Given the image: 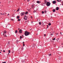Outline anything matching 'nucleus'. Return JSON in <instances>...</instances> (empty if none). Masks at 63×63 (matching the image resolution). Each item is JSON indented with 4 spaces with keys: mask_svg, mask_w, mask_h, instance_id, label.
I'll list each match as a JSON object with an SVG mask.
<instances>
[{
    "mask_svg": "<svg viewBox=\"0 0 63 63\" xmlns=\"http://www.w3.org/2000/svg\"><path fill=\"white\" fill-rule=\"evenodd\" d=\"M3 33V36L4 37H7V35H6V33H7V31H4L3 32H2Z\"/></svg>",
    "mask_w": 63,
    "mask_h": 63,
    "instance_id": "1",
    "label": "nucleus"
},
{
    "mask_svg": "<svg viewBox=\"0 0 63 63\" xmlns=\"http://www.w3.org/2000/svg\"><path fill=\"white\" fill-rule=\"evenodd\" d=\"M30 33L27 32V31H26L25 32V36H27L29 35Z\"/></svg>",
    "mask_w": 63,
    "mask_h": 63,
    "instance_id": "2",
    "label": "nucleus"
},
{
    "mask_svg": "<svg viewBox=\"0 0 63 63\" xmlns=\"http://www.w3.org/2000/svg\"><path fill=\"white\" fill-rule=\"evenodd\" d=\"M50 5V3H49V2H47V4H46L47 6H49Z\"/></svg>",
    "mask_w": 63,
    "mask_h": 63,
    "instance_id": "3",
    "label": "nucleus"
},
{
    "mask_svg": "<svg viewBox=\"0 0 63 63\" xmlns=\"http://www.w3.org/2000/svg\"><path fill=\"white\" fill-rule=\"evenodd\" d=\"M24 14H25V12H21L20 14L21 16H24Z\"/></svg>",
    "mask_w": 63,
    "mask_h": 63,
    "instance_id": "4",
    "label": "nucleus"
},
{
    "mask_svg": "<svg viewBox=\"0 0 63 63\" xmlns=\"http://www.w3.org/2000/svg\"><path fill=\"white\" fill-rule=\"evenodd\" d=\"M24 17H25L24 18V19H26H26H27V16L25 15Z\"/></svg>",
    "mask_w": 63,
    "mask_h": 63,
    "instance_id": "5",
    "label": "nucleus"
},
{
    "mask_svg": "<svg viewBox=\"0 0 63 63\" xmlns=\"http://www.w3.org/2000/svg\"><path fill=\"white\" fill-rule=\"evenodd\" d=\"M19 32L20 33H22V30L20 29L19 30Z\"/></svg>",
    "mask_w": 63,
    "mask_h": 63,
    "instance_id": "6",
    "label": "nucleus"
},
{
    "mask_svg": "<svg viewBox=\"0 0 63 63\" xmlns=\"http://www.w3.org/2000/svg\"><path fill=\"white\" fill-rule=\"evenodd\" d=\"M58 2H61V0H56Z\"/></svg>",
    "mask_w": 63,
    "mask_h": 63,
    "instance_id": "7",
    "label": "nucleus"
},
{
    "mask_svg": "<svg viewBox=\"0 0 63 63\" xmlns=\"http://www.w3.org/2000/svg\"><path fill=\"white\" fill-rule=\"evenodd\" d=\"M37 3L38 4H40L41 3V1H37Z\"/></svg>",
    "mask_w": 63,
    "mask_h": 63,
    "instance_id": "8",
    "label": "nucleus"
},
{
    "mask_svg": "<svg viewBox=\"0 0 63 63\" xmlns=\"http://www.w3.org/2000/svg\"><path fill=\"white\" fill-rule=\"evenodd\" d=\"M56 1H53V4H55L56 3Z\"/></svg>",
    "mask_w": 63,
    "mask_h": 63,
    "instance_id": "9",
    "label": "nucleus"
},
{
    "mask_svg": "<svg viewBox=\"0 0 63 63\" xmlns=\"http://www.w3.org/2000/svg\"><path fill=\"white\" fill-rule=\"evenodd\" d=\"M56 10L58 11V10H59V8H58V7H56Z\"/></svg>",
    "mask_w": 63,
    "mask_h": 63,
    "instance_id": "10",
    "label": "nucleus"
},
{
    "mask_svg": "<svg viewBox=\"0 0 63 63\" xmlns=\"http://www.w3.org/2000/svg\"><path fill=\"white\" fill-rule=\"evenodd\" d=\"M35 47V45L34 44L32 46V47Z\"/></svg>",
    "mask_w": 63,
    "mask_h": 63,
    "instance_id": "11",
    "label": "nucleus"
},
{
    "mask_svg": "<svg viewBox=\"0 0 63 63\" xmlns=\"http://www.w3.org/2000/svg\"><path fill=\"white\" fill-rule=\"evenodd\" d=\"M17 19H18V18H19V16H17L16 17Z\"/></svg>",
    "mask_w": 63,
    "mask_h": 63,
    "instance_id": "12",
    "label": "nucleus"
},
{
    "mask_svg": "<svg viewBox=\"0 0 63 63\" xmlns=\"http://www.w3.org/2000/svg\"><path fill=\"white\" fill-rule=\"evenodd\" d=\"M53 12H55V9H53Z\"/></svg>",
    "mask_w": 63,
    "mask_h": 63,
    "instance_id": "13",
    "label": "nucleus"
},
{
    "mask_svg": "<svg viewBox=\"0 0 63 63\" xmlns=\"http://www.w3.org/2000/svg\"><path fill=\"white\" fill-rule=\"evenodd\" d=\"M15 33H17V30H16L15 31Z\"/></svg>",
    "mask_w": 63,
    "mask_h": 63,
    "instance_id": "14",
    "label": "nucleus"
},
{
    "mask_svg": "<svg viewBox=\"0 0 63 63\" xmlns=\"http://www.w3.org/2000/svg\"><path fill=\"white\" fill-rule=\"evenodd\" d=\"M32 8H34V5H32Z\"/></svg>",
    "mask_w": 63,
    "mask_h": 63,
    "instance_id": "15",
    "label": "nucleus"
},
{
    "mask_svg": "<svg viewBox=\"0 0 63 63\" xmlns=\"http://www.w3.org/2000/svg\"><path fill=\"white\" fill-rule=\"evenodd\" d=\"M41 22H39V25H41Z\"/></svg>",
    "mask_w": 63,
    "mask_h": 63,
    "instance_id": "16",
    "label": "nucleus"
},
{
    "mask_svg": "<svg viewBox=\"0 0 63 63\" xmlns=\"http://www.w3.org/2000/svg\"><path fill=\"white\" fill-rule=\"evenodd\" d=\"M48 55L49 56H51V54H49Z\"/></svg>",
    "mask_w": 63,
    "mask_h": 63,
    "instance_id": "17",
    "label": "nucleus"
},
{
    "mask_svg": "<svg viewBox=\"0 0 63 63\" xmlns=\"http://www.w3.org/2000/svg\"><path fill=\"white\" fill-rule=\"evenodd\" d=\"M28 12H26L25 13V14H26L27 15V14H28Z\"/></svg>",
    "mask_w": 63,
    "mask_h": 63,
    "instance_id": "18",
    "label": "nucleus"
},
{
    "mask_svg": "<svg viewBox=\"0 0 63 63\" xmlns=\"http://www.w3.org/2000/svg\"><path fill=\"white\" fill-rule=\"evenodd\" d=\"M22 38V37L21 36H20V39H21V38Z\"/></svg>",
    "mask_w": 63,
    "mask_h": 63,
    "instance_id": "19",
    "label": "nucleus"
},
{
    "mask_svg": "<svg viewBox=\"0 0 63 63\" xmlns=\"http://www.w3.org/2000/svg\"><path fill=\"white\" fill-rule=\"evenodd\" d=\"M10 51H11V50H8V52H9V53H8V54H9V53H10L11 52H10Z\"/></svg>",
    "mask_w": 63,
    "mask_h": 63,
    "instance_id": "20",
    "label": "nucleus"
},
{
    "mask_svg": "<svg viewBox=\"0 0 63 63\" xmlns=\"http://www.w3.org/2000/svg\"><path fill=\"white\" fill-rule=\"evenodd\" d=\"M48 25H51V23H49L48 24Z\"/></svg>",
    "mask_w": 63,
    "mask_h": 63,
    "instance_id": "21",
    "label": "nucleus"
},
{
    "mask_svg": "<svg viewBox=\"0 0 63 63\" xmlns=\"http://www.w3.org/2000/svg\"><path fill=\"white\" fill-rule=\"evenodd\" d=\"M55 40V38H54V39H52V40H53V41H54V40Z\"/></svg>",
    "mask_w": 63,
    "mask_h": 63,
    "instance_id": "22",
    "label": "nucleus"
},
{
    "mask_svg": "<svg viewBox=\"0 0 63 63\" xmlns=\"http://www.w3.org/2000/svg\"><path fill=\"white\" fill-rule=\"evenodd\" d=\"M21 20L20 19H18V21H20Z\"/></svg>",
    "mask_w": 63,
    "mask_h": 63,
    "instance_id": "23",
    "label": "nucleus"
},
{
    "mask_svg": "<svg viewBox=\"0 0 63 63\" xmlns=\"http://www.w3.org/2000/svg\"><path fill=\"white\" fill-rule=\"evenodd\" d=\"M44 12L45 13H47V11L45 10L44 11Z\"/></svg>",
    "mask_w": 63,
    "mask_h": 63,
    "instance_id": "24",
    "label": "nucleus"
},
{
    "mask_svg": "<svg viewBox=\"0 0 63 63\" xmlns=\"http://www.w3.org/2000/svg\"><path fill=\"white\" fill-rule=\"evenodd\" d=\"M53 33H51V35H53Z\"/></svg>",
    "mask_w": 63,
    "mask_h": 63,
    "instance_id": "25",
    "label": "nucleus"
},
{
    "mask_svg": "<svg viewBox=\"0 0 63 63\" xmlns=\"http://www.w3.org/2000/svg\"><path fill=\"white\" fill-rule=\"evenodd\" d=\"M42 14H44V11H42Z\"/></svg>",
    "mask_w": 63,
    "mask_h": 63,
    "instance_id": "26",
    "label": "nucleus"
},
{
    "mask_svg": "<svg viewBox=\"0 0 63 63\" xmlns=\"http://www.w3.org/2000/svg\"><path fill=\"white\" fill-rule=\"evenodd\" d=\"M44 36L45 37V36H46V34H44Z\"/></svg>",
    "mask_w": 63,
    "mask_h": 63,
    "instance_id": "27",
    "label": "nucleus"
},
{
    "mask_svg": "<svg viewBox=\"0 0 63 63\" xmlns=\"http://www.w3.org/2000/svg\"><path fill=\"white\" fill-rule=\"evenodd\" d=\"M47 28L49 26H48V25H47Z\"/></svg>",
    "mask_w": 63,
    "mask_h": 63,
    "instance_id": "28",
    "label": "nucleus"
},
{
    "mask_svg": "<svg viewBox=\"0 0 63 63\" xmlns=\"http://www.w3.org/2000/svg\"><path fill=\"white\" fill-rule=\"evenodd\" d=\"M11 20H14V19H11Z\"/></svg>",
    "mask_w": 63,
    "mask_h": 63,
    "instance_id": "29",
    "label": "nucleus"
},
{
    "mask_svg": "<svg viewBox=\"0 0 63 63\" xmlns=\"http://www.w3.org/2000/svg\"><path fill=\"white\" fill-rule=\"evenodd\" d=\"M45 4H46V3H47V2H46L47 1L45 0Z\"/></svg>",
    "mask_w": 63,
    "mask_h": 63,
    "instance_id": "30",
    "label": "nucleus"
},
{
    "mask_svg": "<svg viewBox=\"0 0 63 63\" xmlns=\"http://www.w3.org/2000/svg\"><path fill=\"white\" fill-rule=\"evenodd\" d=\"M31 18H33V17L32 16H31Z\"/></svg>",
    "mask_w": 63,
    "mask_h": 63,
    "instance_id": "31",
    "label": "nucleus"
},
{
    "mask_svg": "<svg viewBox=\"0 0 63 63\" xmlns=\"http://www.w3.org/2000/svg\"><path fill=\"white\" fill-rule=\"evenodd\" d=\"M3 52H5V50H3Z\"/></svg>",
    "mask_w": 63,
    "mask_h": 63,
    "instance_id": "32",
    "label": "nucleus"
},
{
    "mask_svg": "<svg viewBox=\"0 0 63 63\" xmlns=\"http://www.w3.org/2000/svg\"><path fill=\"white\" fill-rule=\"evenodd\" d=\"M36 11H33V13H35Z\"/></svg>",
    "mask_w": 63,
    "mask_h": 63,
    "instance_id": "33",
    "label": "nucleus"
},
{
    "mask_svg": "<svg viewBox=\"0 0 63 63\" xmlns=\"http://www.w3.org/2000/svg\"><path fill=\"white\" fill-rule=\"evenodd\" d=\"M10 42H8V44H10Z\"/></svg>",
    "mask_w": 63,
    "mask_h": 63,
    "instance_id": "34",
    "label": "nucleus"
},
{
    "mask_svg": "<svg viewBox=\"0 0 63 63\" xmlns=\"http://www.w3.org/2000/svg\"><path fill=\"white\" fill-rule=\"evenodd\" d=\"M19 10V9H18L17 11V12H18V11Z\"/></svg>",
    "mask_w": 63,
    "mask_h": 63,
    "instance_id": "35",
    "label": "nucleus"
},
{
    "mask_svg": "<svg viewBox=\"0 0 63 63\" xmlns=\"http://www.w3.org/2000/svg\"><path fill=\"white\" fill-rule=\"evenodd\" d=\"M25 46V45H24V44H23V46Z\"/></svg>",
    "mask_w": 63,
    "mask_h": 63,
    "instance_id": "36",
    "label": "nucleus"
},
{
    "mask_svg": "<svg viewBox=\"0 0 63 63\" xmlns=\"http://www.w3.org/2000/svg\"><path fill=\"white\" fill-rule=\"evenodd\" d=\"M62 5H63V2H62Z\"/></svg>",
    "mask_w": 63,
    "mask_h": 63,
    "instance_id": "37",
    "label": "nucleus"
},
{
    "mask_svg": "<svg viewBox=\"0 0 63 63\" xmlns=\"http://www.w3.org/2000/svg\"><path fill=\"white\" fill-rule=\"evenodd\" d=\"M22 50H23V48H22Z\"/></svg>",
    "mask_w": 63,
    "mask_h": 63,
    "instance_id": "38",
    "label": "nucleus"
},
{
    "mask_svg": "<svg viewBox=\"0 0 63 63\" xmlns=\"http://www.w3.org/2000/svg\"><path fill=\"white\" fill-rule=\"evenodd\" d=\"M29 0H27V2H29Z\"/></svg>",
    "mask_w": 63,
    "mask_h": 63,
    "instance_id": "39",
    "label": "nucleus"
},
{
    "mask_svg": "<svg viewBox=\"0 0 63 63\" xmlns=\"http://www.w3.org/2000/svg\"><path fill=\"white\" fill-rule=\"evenodd\" d=\"M60 34H62V32H60Z\"/></svg>",
    "mask_w": 63,
    "mask_h": 63,
    "instance_id": "40",
    "label": "nucleus"
},
{
    "mask_svg": "<svg viewBox=\"0 0 63 63\" xmlns=\"http://www.w3.org/2000/svg\"><path fill=\"white\" fill-rule=\"evenodd\" d=\"M24 42H23V44H24Z\"/></svg>",
    "mask_w": 63,
    "mask_h": 63,
    "instance_id": "41",
    "label": "nucleus"
},
{
    "mask_svg": "<svg viewBox=\"0 0 63 63\" xmlns=\"http://www.w3.org/2000/svg\"><path fill=\"white\" fill-rule=\"evenodd\" d=\"M4 63H6V62H4Z\"/></svg>",
    "mask_w": 63,
    "mask_h": 63,
    "instance_id": "42",
    "label": "nucleus"
},
{
    "mask_svg": "<svg viewBox=\"0 0 63 63\" xmlns=\"http://www.w3.org/2000/svg\"><path fill=\"white\" fill-rule=\"evenodd\" d=\"M56 40L57 41V42H58V40H57V39H56Z\"/></svg>",
    "mask_w": 63,
    "mask_h": 63,
    "instance_id": "43",
    "label": "nucleus"
},
{
    "mask_svg": "<svg viewBox=\"0 0 63 63\" xmlns=\"http://www.w3.org/2000/svg\"><path fill=\"white\" fill-rule=\"evenodd\" d=\"M0 14V15H2V13H1Z\"/></svg>",
    "mask_w": 63,
    "mask_h": 63,
    "instance_id": "44",
    "label": "nucleus"
},
{
    "mask_svg": "<svg viewBox=\"0 0 63 63\" xmlns=\"http://www.w3.org/2000/svg\"><path fill=\"white\" fill-rule=\"evenodd\" d=\"M8 16H9V14H8Z\"/></svg>",
    "mask_w": 63,
    "mask_h": 63,
    "instance_id": "45",
    "label": "nucleus"
},
{
    "mask_svg": "<svg viewBox=\"0 0 63 63\" xmlns=\"http://www.w3.org/2000/svg\"><path fill=\"white\" fill-rule=\"evenodd\" d=\"M61 45H63V43H62Z\"/></svg>",
    "mask_w": 63,
    "mask_h": 63,
    "instance_id": "46",
    "label": "nucleus"
},
{
    "mask_svg": "<svg viewBox=\"0 0 63 63\" xmlns=\"http://www.w3.org/2000/svg\"><path fill=\"white\" fill-rule=\"evenodd\" d=\"M4 13H3V14H2V15H4Z\"/></svg>",
    "mask_w": 63,
    "mask_h": 63,
    "instance_id": "47",
    "label": "nucleus"
},
{
    "mask_svg": "<svg viewBox=\"0 0 63 63\" xmlns=\"http://www.w3.org/2000/svg\"><path fill=\"white\" fill-rule=\"evenodd\" d=\"M19 29H19V28H18V30H19Z\"/></svg>",
    "mask_w": 63,
    "mask_h": 63,
    "instance_id": "48",
    "label": "nucleus"
},
{
    "mask_svg": "<svg viewBox=\"0 0 63 63\" xmlns=\"http://www.w3.org/2000/svg\"><path fill=\"white\" fill-rule=\"evenodd\" d=\"M2 50H1V51H2Z\"/></svg>",
    "mask_w": 63,
    "mask_h": 63,
    "instance_id": "49",
    "label": "nucleus"
},
{
    "mask_svg": "<svg viewBox=\"0 0 63 63\" xmlns=\"http://www.w3.org/2000/svg\"><path fill=\"white\" fill-rule=\"evenodd\" d=\"M1 53V52H0V53Z\"/></svg>",
    "mask_w": 63,
    "mask_h": 63,
    "instance_id": "50",
    "label": "nucleus"
},
{
    "mask_svg": "<svg viewBox=\"0 0 63 63\" xmlns=\"http://www.w3.org/2000/svg\"><path fill=\"white\" fill-rule=\"evenodd\" d=\"M2 63H4V62H2Z\"/></svg>",
    "mask_w": 63,
    "mask_h": 63,
    "instance_id": "51",
    "label": "nucleus"
},
{
    "mask_svg": "<svg viewBox=\"0 0 63 63\" xmlns=\"http://www.w3.org/2000/svg\"><path fill=\"white\" fill-rule=\"evenodd\" d=\"M33 23V22H32V23Z\"/></svg>",
    "mask_w": 63,
    "mask_h": 63,
    "instance_id": "52",
    "label": "nucleus"
},
{
    "mask_svg": "<svg viewBox=\"0 0 63 63\" xmlns=\"http://www.w3.org/2000/svg\"><path fill=\"white\" fill-rule=\"evenodd\" d=\"M58 40H59V38H58Z\"/></svg>",
    "mask_w": 63,
    "mask_h": 63,
    "instance_id": "53",
    "label": "nucleus"
},
{
    "mask_svg": "<svg viewBox=\"0 0 63 63\" xmlns=\"http://www.w3.org/2000/svg\"><path fill=\"white\" fill-rule=\"evenodd\" d=\"M57 35H58V33L57 34Z\"/></svg>",
    "mask_w": 63,
    "mask_h": 63,
    "instance_id": "54",
    "label": "nucleus"
},
{
    "mask_svg": "<svg viewBox=\"0 0 63 63\" xmlns=\"http://www.w3.org/2000/svg\"><path fill=\"white\" fill-rule=\"evenodd\" d=\"M30 9H31V8H30Z\"/></svg>",
    "mask_w": 63,
    "mask_h": 63,
    "instance_id": "55",
    "label": "nucleus"
},
{
    "mask_svg": "<svg viewBox=\"0 0 63 63\" xmlns=\"http://www.w3.org/2000/svg\"><path fill=\"white\" fill-rule=\"evenodd\" d=\"M1 3V2H0V3Z\"/></svg>",
    "mask_w": 63,
    "mask_h": 63,
    "instance_id": "56",
    "label": "nucleus"
},
{
    "mask_svg": "<svg viewBox=\"0 0 63 63\" xmlns=\"http://www.w3.org/2000/svg\"><path fill=\"white\" fill-rule=\"evenodd\" d=\"M10 2H9L10 3Z\"/></svg>",
    "mask_w": 63,
    "mask_h": 63,
    "instance_id": "57",
    "label": "nucleus"
},
{
    "mask_svg": "<svg viewBox=\"0 0 63 63\" xmlns=\"http://www.w3.org/2000/svg\"><path fill=\"white\" fill-rule=\"evenodd\" d=\"M36 35H38V34H36Z\"/></svg>",
    "mask_w": 63,
    "mask_h": 63,
    "instance_id": "58",
    "label": "nucleus"
},
{
    "mask_svg": "<svg viewBox=\"0 0 63 63\" xmlns=\"http://www.w3.org/2000/svg\"><path fill=\"white\" fill-rule=\"evenodd\" d=\"M2 6H3V5H2Z\"/></svg>",
    "mask_w": 63,
    "mask_h": 63,
    "instance_id": "59",
    "label": "nucleus"
},
{
    "mask_svg": "<svg viewBox=\"0 0 63 63\" xmlns=\"http://www.w3.org/2000/svg\"><path fill=\"white\" fill-rule=\"evenodd\" d=\"M12 53H13V52H12Z\"/></svg>",
    "mask_w": 63,
    "mask_h": 63,
    "instance_id": "60",
    "label": "nucleus"
}]
</instances>
